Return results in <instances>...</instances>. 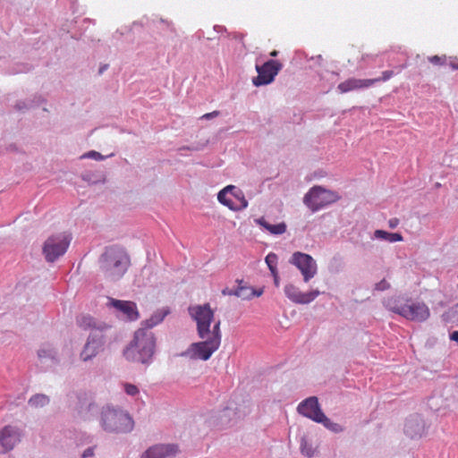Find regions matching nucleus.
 I'll return each mask as SVG.
<instances>
[{"mask_svg": "<svg viewBox=\"0 0 458 458\" xmlns=\"http://www.w3.org/2000/svg\"><path fill=\"white\" fill-rule=\"evenodd\" d=\"M384 306L388 310L410 321L424 322L430 317L429 308L424 301L404 295L385 299Z\"/></svg>", "mask_w": 458, "mask_h": 458, "instance_id": "nucleus-1", "label": "nucleus"}, {"mask_svg": "<svg viewBox=\"0 0 458 458\" xmlns=\"http://www.w3.org/2000/svg\"><path fill=\"white\" fill-rule=\"evenodd\" d=\"M156 350V337L147 328H139L134 333L133 340L124 349L123 356L129 361L149 363Z\"/></svg>", "mask_w": 458, "mask_h": 458, "instance_id": "nucleus-2", "label": "nucleus"}, {"mask_svg": "<svg viewBox=\"0 0 458 458\" xmlns=\"http://www.w3.org/2000/svg\"><path fill=\"white\" fill-rule=\"evenodd\" d=\"M100 263V268L105 278L116 281L126 273L130 259L123 250L110 247L102 255Z\"/></svg>", "mask_w": 458, "mask_h": 458, "instance_id": "nucleus-3", "label": "nucleus"}, {"mask_svg": "<svg viewBox=\"0 0 458 458\" xmlns=\"http://www.w3.org/2000/svg\"><path fill=\"white\" fill-rule=\"evenodd\" d=\"M100 424L105 431L115 433H127L134 427V421L127 412L109 405L101 410Z\"/></svg>", "mask_w": 458, "mask_h": 458, "instance_id": "nucleus-4", "label": "nucleus"}, {"mask_svg": "<svg viewBox=\"0 0 458 458\" xmlns=\"http://www.w3.org/2000/svg\"><path fill=\"white\" fill-rule=\"evenodd\" d=\"M215 332L206 337H199L203 341L191 344L189 348L182 353V356L191 360H208L221 344V329L218 325Z\"/></svg>", "mask_w": 458, "mask_h": 458, "instance_id": "nucleus-5", "label": "nucleus"}, {"mask_svg": "<svg viewBox=\"0 0 458 458\" xmlns=\"http://www.w3.org/2000/svg\"><path fill=\"white\" fill-rule=\"evenodd\" d=\"M191 318L195 321L199 337H206L215 332L216 325L220 328L221 321L214 322L215 312L209 303L192 305L188 308Z\"/></svg>", "mask_w": 458, "mask_h": 458, "instance_id": "nucleus-6", "label": "nucleus"}, {"mask_svg": "<svg viewBox=\"0 0 458 458\" xmlns=\"http://www.w3.org/2000/svg\"><path fill=\"white\" fill-rule=\"evenodd\" d=\"M340 199L337 192L321 186L312 187L304 196V204L313 212L336 202Z\"/></svg>", "mask_w": 458, "mask_h": 458, "instance_id": "nucleus-7", "label": "nucleus"}, {"mask_svg": "<svg viewBox=\"0 0 458 458\" xmlns=\"http://www.w3.org/2000/svg\"><path fill=\"white\" fill-rule=\"evenodd\" d=\"M72 241V236L66 232L57 233L50 235L43 246V254L48 262L55 261L60 256H63Z\"/></svg>", "mask_w": 458, "mask_h": 458, "instance_id": "nucleus-8", "label": "nucleus"}, {"mask_svg": "<svg viewBox=\"0 0 458 458\" xmlns=\"http://www.w3.org/2000/svg\"><path fill=\"white\" fill-rule=\"evenodd\" d=\"M282 67V64L277 60H268L262 65H256L258 76L252 79V83L257 87L271 83Z\"/></svg>", "mask_w": 458, "mask_h": 458, "instance_id": "nucleus-9", "label": "nucleus"}, {"mask_svg": "<svg viewBox=\"0 0 458 458\" xmlns=\"http://www.w3.org/2000/svg\"><path fill=\"white\" fill-rule=\"evenodd\" d=\"M290 263L294 265L301 271L303 280L306 283L313 278L317 274V263L309 254L296 251L293 254Z\"/></svg>", "mask_w": 458, "mask_h": 458, "instance_id": "nucleus-10", "label": "nucleus"}, {"mask_svg": "<svg viewBox=\"0 0 458 458\" xmlns=\"http://www.w3.org/2000/svg\"><path fill=\"white\" fill-rule=\"evenodd\" d=\"M217 199L220 203L232 210L245 208L248 206V201L245 199L242 192L236 190L233 185L226 186L220 191Z\"/></svg>", "mask_w": 458, "mask_h": 458, "instance_id": "nucleus-11", "label": "nucleus"}, {"mask_svg": "<svg viewBox=\"0 0 458 458\" xmlns=\"http://www.w3.org/2000/svg\"><path fill=\"white\" fill-rule=\"evenodd\" d=\"M108 305L119 312L127 320L134 321L140 317L137 305L131 301H122L110 298Z\"/></svg>", "mask_w": 458, "mask_h": 458, "instance_id": "nucleus-12", "label": "nucleus"}, {"mask_svg": "<svg viewBox=\"0 0 458 458\" xmlns=\"http://www.w3.org/2000/svg\"><path fill=\"white\" fill-rule=\"evenodd\" d=\"M298 411L301 415L318 422L324 418V412L321 411L318 400L312 396L305 399L298 405Z\"/></svg>", "mask_w": 458, "mask_h": 458, "instance_id": "nucleus-13", "label": "nucleus"}, {"mask_svg": "<svg viewBox=\"0 0 458 458\" xmlns=\"http://www.w3.org/2000/svg\"><path fill=\"white\" fill-rule=\"evenodd\" d=\"M284 293L293 302L308 304L314 301L320 294V292L318 290H312L308 293H302L297 286L289 284L284 287Z\"/></svg>", "mask_w": 458, "mask_h": 458, "instance_id": "nucleus-14", "label": "nucleus"}, {"mask_svg": "<svg viewBox=\"0 0 458 458\" xmlns=\"http://www.w3.org/2000/svg\"><path fill=\"white\" fill-rule=\"evenodd\" d=\"M20 441V433L13 426H5L0 431V453H5L12 450Z\"/></svg>", "mask_w": 458, "mask_h": 458, "instance_id": "nucleus-15", "label": "nucleus"}, {"mask_svg": "<svg viewBox=\"0 0 458 458\" xmlns=\"http://www.w3.org/2000/svg\"><path fill=\"white\" fill-rule=\"evenodd\" d=\"M380 79H355L350 78L344 82H341L337 89L341 93H347L352 90L365 89L379 82Z\"/></svg>", "mask_w": 458, "mask_h": 458, "instance_id": "nucleus-16", "label": "nucleus"}, {"mask_svg": "<svg viewBox=\"0 0 458 458\" xmlns=\"http://www.w3.org/2000/svg\"><path fill=\"white\" fill-rule=\"evenodd\" d=\"M102 345L103 340L101 336H98V335H90L81 352V359L83 361H87L95 357L98 353Z\"/></svg>", "mask_w": 458, "mask_h": 458, "instance_id": "nucleus-17", "label": "nucleus"}, {"mask_svg": "<svg viewBox=\"0 0 458 458\" xmlns=\"http://www.w3.org/2000/svg\"><path fill=\"white\" fill-rule=\"evenodd\" d=\"M176 453V447L170 445H157L149 447L141 458H167Z\"/></svg>", "mask_w": 458, "mask_h": 458, "instance_id": "nucleus-18", "label": "nucleus"}, {"mask_svg": "<svg viewBox=\"0 0 458 458\" xmlns=\"http://www.w3.org/2000/svg\"><path fill=\"white\" fill-rule=\"evenodd\" d=\"M263 293V290H255L248 285H239L233 292V294L242 300H250L253 297H259Z\"/></svg>", "mask_w": 458, "mask_h": 458, "instance_id": "nucleus-19", "label": "nucleus"}, {"mask_svg": "<svg viewBox=\"0 0 458 458\" xmlns=\"http://www.w3.org/2000/svg\"><path fill=\"white\" fill-rule=\"evenodd\" d=\"M255 222L268 231L271 234H283L286 231V225L284 222L277 225H271L263 217L256 219Z\"/></svg>", "mask_w": 458, "mask_h": 458, "instance_id": "nucleus-20", "label": "nucleus"}, {"mask_svg": "<svg viewBox=\"0 0 458 458\" xmlns=\"http://www.w3.org/2000/svg\"><path fill=\"white\" fill-rule=\"evenodd\" d=\"M374 235L377 239L385 240L389 242H396L403 241V237L399 233H388L384 230H376Z\"/></svg>", "mask_w": 458, "mask_h": 458, "instance_id": "nucleus-21", "label": "nucleus"}, {"mask_svg": "<svg viewBox=\"0 0 458 458\" xmlns=\"http://www.w3.org/2000/svg\"><path fill=\"white\" fill-rule=\"evenodd\" d=\"M166 314H167L166 311H159V312L155 313L154 315H152L148 319H147L144 322V325H145L144 328L150 330L152 327H154L155 326L161 323L163 321V319L165 318V317L166 316Z\"/></svg>", "mask_w": 458, "mask_h": 458, "instance_id": "nucleus-22", "label": "nucleus"}, {"mask_svg": "<svg viewBox=\"0 0 458 458\" xmlns=\"http://www.w3.org/2000/svg\"><path fill=\"white\" fill-rule=\"evenodd\" d=\"M48 403H49L48 396H47L45 394H35L29 400V404L31 407L36 408V409L44 407L47 404H48Z\"/></svg>", "mask_w": 458, "mask_h": 458, "instance_id": "nucleus-23", "label": "nucleus"}, {"mask_svg": "<svg viewBox=\"0 0 458 458\" xmlns=\"http://www.w3.org/2000/svg\"><path fill=\"white\" fill-rule=\"evenodd\" d=\"M318 422L322 423L327 428L333 432L338 433L343 431V428L341 427V425L332 422L325 414L324 418H321V420Z\"/></svg>", "mask_w": 458, "mask_h": 458, "instance_id": "nucleus-24", "label": "nucleus"}, {"mask_svg": "<svg viewBox=\"0 0 458 458\" xmlns=\"http://www.w3.org/2000/svg\"><path fill=\"white\" fill-rule=\"evenodd\" d=\"M79 327L88 329L94 326V320L89 316H82L77 319Z\"/></svg>", "mask_w": 458, "mask_h": 458, "instance_id": "nucleus-25", "label": "nucleus"}, {"mask_svg": "<svg viewBox=\"0 0 458 458\" xmlns=\"http://www.w3.org/2000/svg\"><path fill=\"white\" fill-rule=\"evenodd\" d=\"M301 451L308 457H311L314 454V450L311 445H310L304 438L301 439Z\"/></svg>", "mask_w": 458, "mask_h": 458, "instance_id": "nucleus-26", "label": "nucleus"}, {"mask_svg": "<svg viewBox=\"0 0 458 458\" xmlns=\"http://www.w3.org/2000/svg\"><path fill=\"white\" fill-rule=\"evenodd\" d=\"M266 263L267 264L270 271L272 273H275L276 270V255L273 254V253L268 254L266 257Z\"/></svg>", "mask_w": 458, "mask_h": 458, "instance_id": "nucleus-27", "label": "nucleus"}, {"mask_svg": "<svg viewBox=\"0 0 458 458\" xmlns=\"http://www.w3.org/2000/svg\"><path fill=\"white\" fill-rule=\"evenodd\" d=\"M123 389L128 395L134 396L139 394V388L135 385H132V384H129V383L123 384Z\"/></svg>", "mask_w": 458, "mask_h": 458, "instance_id": "nucleus-28", "label": "nucleus"}, {"mask_svg": "<svg viewBox=\"0 0 458 458\" xmlns=\"http://www.w3.org/2000/svg\"><path fill=\"white\" fill-rule=\"evenodd\" d=\"M390 286H391L390 284L386 279H382L380 282L376 284L375 290L386 291V290H388L390 288Z\"/></svg>", "mask_w": 458, "mask_h": 458, "instance_id": "nucleus-29", "label": "nucleus"}, {"mask_svg": "<svg viewBox=\"0 0 458 458\" xmlns=\"http://www.w3.org/2000/svg\"><path fill=\"white\" fill-rule=\"evenodd\" d=\"M429 62L433 64H443L445 62V57H441L438 55H433L428 58Z\"/></svg>", "mask_w": 458, "mask_h": 458, "instance_id": "nucleus-30", "label": "nucleus"}, {"mask_svg": "<svg viewBox=\"0 0 458 458\" xmlns=\"http://www.w3.org/2000/svg\"><path fill=\"white\" fill-rule=\"evenodd\" d=\"M393 76H394L393 71H385L382 72V76L379 77L378 79H380L379 81H386L389 79H391Z\"/></svg>", "mask_w": 458, "mask_h": 458, "instance_id": "nucleus-31", "label": "nucleus"}, {"mask_svg": "<svg viewBox=\"0 0 458 458\" xmlns=\"http://www.w3.org/2000/svg\"><path fill=\"white\" fill-rule=\"evenodd\" d=\"M399 223H400L399 219L396 218V217H394V218L389 219L388 226L391 229H394V228H395L399 225Z\"/></svg>", "mask_w": 458, "mask_h": 458, "instance_id": "nucleus-32", "label": "nucleus"}, {"mask_svg": "<svg viewBox=\"0 0 458 458\" xmlns=\"http://www.w3.org/2000/svg\"><path fill=\"white\" fill-rule=\"evenodd\" d=\"M218 114H219L218 111H213L211 113L205 114L204 115H202L201 118H203V119H210V118L217 116Z\"/></svg>", "mask_w": 458, "mask_h": 458, "instance_id": "nucleus-33", "label": "nucleus"}, {"mask_svg": "<svg viewBox=\"0 0 458 458\" xmlns=\"http://www.w3.org/2000/svg\"><path fill=\"white\" fill-rule=\"evenodd\" d=\"M94 454L93 452V448L89 447L88 449H86L83 454H82V458H87V457H89V456H92Z\"/></svg>", "mask_w": 458, "mask_h": 458, "instance_id": "nucleus-34", "label": "nucleus"}, {"mask_svg": "<svg viewBox=\"0 0 458 458\" xmlns=\"http://www.w3.org/2000/svg\"><path fill=\"white\" fill-rule=\"evenodd\" d=\"M233 292L234 290H231L229 288H225L223 291H222V294L223 295H234L233 294Z\"/></svg>", "mask_w": 458, "mask_h": 458, "instance_id": "nucleus-35", "label": "nucleus"}, {"mask_svg": "<svg viewBox=\"0 0 458 458\" xmlns=\"http://www.w3.org/2000/svg\"><path fill=\"white\" fill-rule=\"evenodd\" d=\"M450 339L452 341H454V342L458 343V331H454L453 333H451Z\"/></svg>", "mask_w": 458, "mask_h": 458, "instance_id": "nucleus-36", "label": "nucleus"}, {"mask_svg": "<svg viewBox=\"0 0 458 458\" xmlns=\"http://www.w3.org/2000/svg\"><path fill=\"white\" fill-rule=\"evenodd\" d=\"M273 276H274V283L276 284V286H279V276L277 275V270H276L275 273H272Z\"/></svg>", "mask_w": 458, "mask_h": 458, "instance_id": "nucleus-37", "label": "nucleus"}, {"mask_svg": "<svg viewBox=\"0 0 458 458\" xmlns=\"http://www.w3.org/2000/svg\"><path fill=\"white\" fill-rule=\"evenodd\" d=\"M87 157H100V154L96 151H91L89 154L86 155Z\"/></svg>", "mask_w": 458, "mask_h": 458, "instance_id": "nucleus-38", "label": "nucleus"}, {"mask_svg": "<svg viewBox=\"0 0 458 458\" xmlns=\"http://www.w3.org/2000/svg\"><path fill=\"white\" fill-rule=\"evenodd\" d=\"M405 431L407 434L411 435V437H413V435L411 434V432L410 431V425L409 424H406L405 426Z\"/></svg>", "mask_w": 458, "mask_h": 458, "instance_id": "nucleus-39", "label": "nucleus"}, {"mask_svg": "<svg viewBox=\"0 0 458 458\" xmlns=\"http://www.w3.org/2000/svg\"><path fill=\"white\" fill-rule=\"evenodd\" d=\"M277 55H278V52H277L276 50H273V51L270 53V56H272V57H276Z\"/></svg>", "mask_w": 458, "mask_h": 458, "instance_id": "nucleus-40", "label": "nucleus"}, {"mask_svg": "<svg viewBox=\"0 0 458 458\" xmlns=\"http://www.w3.org/2000/svg\"><path fill=\"white\" fill-rule=\"evenodd\" d=\"M103 71H105V68L100 69L99 72L101 73Z\"/></svg>", "mask_w": 458, "mask_h": 458, "instance_id": "nucleus-41", "label": "nucleus"}]
</instances>
